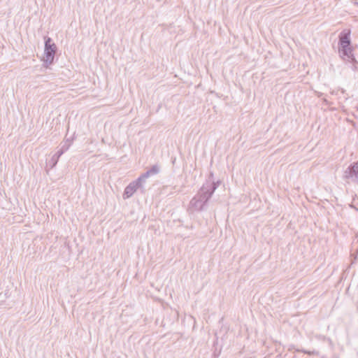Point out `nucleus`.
<instances>
[{
  "label": "nucleus",
  "instance_id": "obj_10",
  "mask_svg": "<svg viewBox=\"0 0 358 358\" xmlns=\"http://www.w3.org/2000/svg\"><path fill=\"white\" fill-rule=\"evenodd\" d=\"M296 352H301L304 354H306V355H319V352L318 351H316V350H304V349H301V350H299V349H296Z\"/></svg>",
  "mask_w": 358,
  "mask_h": 358
},
{
  "label": "nucleus",
  "instance_id": "obj_3",
  "mask_svg": "<svg viewBox=\"0 0 358 358\" xmlns=\"http://www.w3.org/2000/svg\"><path fill=\"white\" fill-rule=\"evenodd\" d=\"M45 48L44 53L45 58L44 59V64L46 67L50 65L54 60L55 55L57 51V46L55 43L52 42L51 38L48 36L45 37Z\"/></svg>",
  "mask_w": 358,
  "mask_h": 358
},
{
  "label": "nucleus",
  "instance_id": "obj_1",
  "mask_svg": "<svg viewBox=\"0 0 358 358\" xmlns=\"http://www.w3.org/2000/svg\"><path fill=\"white\" fill-rule=\"evenodd\" d=\"M215 190L216 187L214 185L211 188H209L208 185L201 186L197 193L191 199L189 202L190 208L196 211L203 210Z\"/></svg>",
  "mask_w": 358,
  "mask_h": 358
},
{
  "label": "nucleus",
  "instance_id": "obj_14",
  "mask_svg": "<svg viewBox=\"0 0 358 358\" xmlns=\"http://www.w3.org/2000/svg\"><path fill=\"white\" fill-rule=\"evenodd\" d=\"M357 110H358V106H357Z\"/></svg>",
  "mask_w": 358,
  "mask_h": 358
},
{
  "label": "nucleus",
  "instance_id": "obj_9",
  "mask_svg": "<svg viewBox=\"0 0 358 358\" xmlns=\"http://www.w3.org/2000/svg\"><path fill=\"white\" fill-rule=\"evenodd\" d=\"M134 182H136L138 186L139 187L140 189H141V192L142 193H144L145 189V187L143 186L144 183L146 181V179H145L142 175H141L136 180H134Z\"/></svg>",
  "mask_w": 358,
  "mask_h": 358
},
{
  "label": "nucleus",
  "instance_id": "obj_2",
  "mask_svg": "<svg viewBox=\"0 0 358 358\" xmlns=\"http://www.w3.org/2000/svg\"><path fill=\"white\" fill-rule=\"evenodd\" d=\"M350 33V29H344L340 33L338 36V52L343 59L354 63L356 59L352 54L353 49L351 46Z\"/></svg>",
  "mask_w": 358,
  "mask_h": 358
},
{
  "label": "nucleus",
  "instance_id": "obj_5",
  "mask_svg": "<svg viewBox=\"0 0 358 358\" xmlns=\"http://www.w3.org/2000/svg\"><path fill=\"white\" fill-rule=\"evenodd\" d=\"M344 178L358 184V161L352 163L344 172Z\"/></svg>",
  "mask_w": 358,
  "mask_h": 358
},
{
  "label": "nucleus",
  "instance_id": "obj_7",
  "mask_svg": "<svg viewBox=\"0 0 358 358\" xmlns=\"http://www.w3.org/2000/svg\"><path fill=\"white\" fill-rule=\"evenodd\" d=\"M213 185L216 187V189H217L219 187V185H220V180L215 181L213 173L210 172V173L208 176V178L206 179V182L203 184L202 186L208 185L209 188H211V187Z\"/></svg>",
  "mask_w": 358,
  "mask_h": 358
},
{
  "label": "nucleus",
  "instance_id": "obj_12",
  "mask_svg": "<svg viewBox=\"0 0 358 358\" xmlns=\"http://www.w3.org/2000/svg\"><path fill=\"white\" fill-rule=\"evenodd\" d=\"M321 338H322L323 340H327L329 343H331V341L330 338H327L325 336H321Z\"/></svg>",
  "mask_w": 358,
  "mask_h": 358
},
{
  "label": "nucleus",
  "instance_id": "obj_11",
  "mask_svg": "<svg viewBox=\"0 0 358 358\" xmlns=\"http://www.w3.org/2000/svg\"><path fill=\"white\" fill-rule=\"evenodd\" d=\"M296 349H297V348H295V347H294V345H289V348H288V350H289V351H292V350H294V351H296Z\"/></svg>",
  "mask_w": 358,
  "mask_h": 358
},
{
  "label": "nucleus",
  "instance_id": "obj_4",
  "mask_svg": "<svg viewBox=\"0 0 358 358\" xmlns=\"http://www.w3.org/2000/svg\"><path fill=\"white\" fill-rule=\"evenodd\" d=\"M72 139L66 138L61 143L60 148L48 162V165L51 169L54 168L57 165L59 157L69 149L72 144Z\"/></svg>",
  "mask_w": 358,
  "mask_h": 358
},
{
  "label": "nucleus",
  "instance_id": "obj_8",
  "mask_svg": "<svg viewBox=\"0 0 358 358\" xmlns=\"http://www.w3.org/2000/svg\"><path fill=\"white\" fill-rule=\"evenodd\" d=\"M159 166L157 164H155L149 170L142 173L141 175L145 179L147 180L150 176L159 173Z\"/></svg>",
  "mask_w": 358,
  "mask_h": 358
},
{
  "label": "nucleus",
  "instance_id": "obj_13",
  "mask_svg": "<svg viewBox=\"0 0 358 358\" xmlns=\"http://www.w3.org/2000/svg\"><path fill=\"white\" fill-rule=\"evenodd\" d=\"M355 3L358 5V2H357V1H355Z\"/></svg>",
  "mask_w": 358,
  "mask_h": 358
},
{
  "label": "nucleus",
  "instance_id": "obj_6",
  "mask_svg": "<svg viewBox=\"0 0 358 358\" xmlns=\"http://www.w3.org/2000/svg\"><path fill=\"white\" fill-rule=\"evenodd\" d=\"M138 189H140L139 187L134 181L131 182L124 189L123 198L126 199L131 197Z\"/></svg>",
  "mask_w": 358,
  "mask_h": 358
}]
</instances>
